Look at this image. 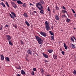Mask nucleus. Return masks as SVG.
Listing matches in <instances>:
<instances>
[{"label":"nucleus","mask_w":76,"mask_h":76,"mask_svg":"<svg viewBox=\"0 0 76 76\" xmlns=\"http://www.w3.org/2000/svg\"><path fill=\"white\" fill-rule=\"evenodd\" d=\"M36 7H37V8L39 9V10L42 11V12H44V11L43 10V7L41 6V4L39 3H37L36 4Z\"/></svg>","instance_id":"nucleus-1"},{"label":"nucleus","mask_w":76,"mask_h":76,"mask_svg":"<svg viewBox=\"0 0 76 76\" xmlns=\"http://www.w3.org/2000/svg\"><path fill=\"white\" fill-rule=\"evenodd\" d=\"M35 37L37 41H41V39L37 36H35Z\"/></svg>","instance_id":"nucleus-2"},{"label":"nucleus","mask_w":76,"mask_h":76,"mask_svg":"<svg viewBox=\"0 0 76 76\" xmlns=\"http://www.w3.org/2000/svg\"><path fill=\"white\" fill-rule=\"evenodd\" d=\"M27 52L28 54H30V55H32V52L30 49L28 50Z\"/></svg>","instance_id":"nucleus-3"},{"label":"nucleus","mask_w":76,"mask_h":76,"mask_svg":"<svg viewBox=\"0 0 76 76\" xmlns=\"http://www.w3.org/2000/svg\"><path fill=\"white\" fill-rule=\"evenodd\" d=\"M45 28H46V31H49L50 29V27L49 25H46Z\"/></svg>","instance_id":"nucleus-4"},{"label":"nucleus","mask_w":76,"mask_h":76,"mask_svg":"<svg viewBox=\"0 0 76 76\" xmlns=\"http://www.w3.org/2000/svg\"><path fill=\"white\" fill-rule=\"evenodd\" d=\"M40 34H41L42 35L44 36V37H46L47 36L46 35V34L45 32H40Z\"/></svg>","instance_id":"nucleus-5"},{"label":"nucleus","mask_w":76,"mask_h":76,"mask_svg":"<svg viewBox=\"0 0 76 76\" xmlns=\"http://www.w3.org/2000/svg\"><path fill=\"white\" fill-rule=\"evenodd\" d=\"M7 39L8 41H9L11 39V37H10V35H7Z\"/></svg>","instance_id":"nucleus-6"},{"label":"nucleus","mask_w":76,"mask_h":76,"mask_svg":"<svg viewBox=\"0 0 76 76\" xmlns=\"http://www.w3.org/2000/svg\"><path fill=\"white\" fill-rule=\"evenodd\" d=\"M55 19L57 20H59L60 19V18L57 15H56L55 16Z\"/></svg>","instance_id":"nucleus-7"},{"label":"nucleus","mask_w":76,"mask_h":76,"mask_svg":"<svg viewBox=\"0 0 76 76\" xmlns=\"http://www.w3.org/2000/svg\"><path fill=\"white\" fill-rule=\"evenodd\" d=\"M42 54L43 56H44L45 58H48V55H47V54H45L44 53H42Z\"/></svg>","instance_id":"nucleus-8"},{"label":"nucleus","mask_w":76,"mask_h":76,"mask_svg":"<svg viewBox=\"0 0 76 76\" xmlns=\"http://www.w3.org/2000/svg\"><path fill=\"white\" fill-rule=\"evenodd\" d=\"M17 2V3H18V4H23V3H22V2L20 0H18Z\"/></svg>","instance_id":"nucleus-9"},{"label":"nucleus","mask_w":76,"mask_h":76,"mask_svg":"<svg viewBox=\"0 0 76 76\" xmlns=\"http://www.w3.org/2000/svg\"><path fill=\"white\" fill-rule=\"evenodd\" d=\"M11 13L12 15H13V16H14L15 18H16V14H15V13H14L13 12H11Z\"/></svg>","instance_id":"nucleus-10"},{"label":"nucleus","mask_w":76,"mask_h":76,"mask_svg":"<svg viewBox=\"0 0 76 76\" xmlns=\"http://www.w3.org/2000/svg\"><path fill=\"white\" fill-rule=\"evenodd\" d=\"M64 47L65 48V50H67V46H66V43H64Z\"/></svg>","instance_id":"nucleus-11"},{"label":"nucleus","mask_w":76,"mask_h":76,"mask_svg":"<svg viewBox=\"0 0 76 76\" xmlns=\"http://www.w3.org/2000/svg\"><path fill=\"white\" fill-rule=\"evenodd\" d=\"M49 32L50 35H53V36H54V33H53V32H52V31H50Z\"/></svg>","instance_id":"nucleus-12"},{"label":"nucleus","mask_w":76,"mask_h":76,"mask_svg":"<svg viewBox=\"0 0 76 76\" xmlns=\"http://www.w3.org/2000/svg\"><path fill=\"white\" fill-rule=\"evenodd\" d=\"M4 58V56H3V55H1V60H3Z\"/></svg>","instance_id":"nucleus-13"},{"label":"nucleus","mask_w":76,"mask_h":76,"mask_svg":"<svg viewBox=\"0 0 76 76\" xmlns=\"http://www.w3.org/2000/svg\"><path fill=\"white\" fill-rule=\"evenodd\" d=\"M53 57L54 59H57V56L56 55H54Z\"/></svg>","instance_id":"nucleus-14"},{"label":"nucleus","mask_w":76,"mask_h":76,"mask_svg":"<svg viewBox=\"0 0 76 76\" xmlns=\"http://www.w3.org/2000/svg\"><path fill=\"white\" fill-rule=\"evenodd\" d=\"M5 60H7L8 61H10V60H9V57H5Z\"/></svg>","instance_id":"nucleus-15"},{"label":"nucleus","mask_w":76,"mask_h":76,"mask_svg":"<svg viewBox=\"0 0 76 76\" xmlns=\"http://www.w3.org/2000/svg\"><path fill=\"white\" fill-rule=\"evenodd\" d=\"M21 74H22V75H25V72L23 70H21Z\"/></svg>","instance_id":"nucleus-16"},{"label":"nucleus","mask_w":76,"mask_h":76,"mask_svg":"<svg viewBox=\"0 0 76 76\" xmlns=\"http://www.w3.org/2000/svg\"><path fill=\"white\" fill-rule=\"evenodd\" d=\"M25 17H26V18H28V15L26 13H25L23 14Z\"/></svg>","instance_id":"nucleus-17"},{"label":"nucleus","mask_w":76,"mask_h":76,"mask_svg":"<svg viewBox=\"0 0 76 76\" xmlns=\"http://www.w3.org/2000/svg\"><path fill=\"white\" fill-rule=\"evenodd\" d=\"M25 23H26V25L28 26H29L30 25L29 24V23H28V21H26Z\"/></svg>","instance_id":"nucleus-18"},{"label":"nucleus","mask_w":76,"mask_h":76,"mask_svg":"<svg viewBox=\"0 0 76 76\" xmlns=\"http://www.w3.org/2000/svg\"><path fill=\"white\" fill-rule=\"evenodd\" d=\"M71 45H72V48H76L75 46L73 44H71Z\"/></svg>","instance_id":"nucleus-19"},{"label":"nucleus","mask_w":76,"mask_h":76,"mask_svg":"<svg viewBox=\"0 0 76 76\" xmlns=\"http://www.w3.org/2000/svg\"><path fill=\"white\" fill-rule=\"evenodd\" d=\"M9 43L10 45H11V46L13 45V44H12V42H11V41H9Z\"/></svg>","instance_id":"nucleus-20"},{"label":"nucleus","mask_w":76,"mask_h":76,"mask_svg":"<svg viewBox=\"0 0 76 76\" xmlns=\"http://www.w3.org/2000/svg\"><path fill=\"white\" fill-rule=\"evenodd\" d=\"M41 73H42V74L43 73H44V69H43V68H42L41 69Z\"/></svg>","instance_id":"nucleus-21"},{"label":"nucleus","mask_w":76,"mask_h":76,"mask_svg":"<svg viewBox=\"0 0 76 76\" xmlns=\"http://www.w3.org/2000/svg\"><path fill=\"white\" fill-rule=\"evenodd\" d=\"M67 19L66 20V21L67 22H69L70 21V19L68 18H66Z\"/></svg>","instance_id":"nucleus-22"},{"label":"nucleus","mask_w":76,"mask_h":76,"mask_svg":"<svg viewBox=\"0 0 76 76\" xmlns=\"http://www.w3.org/2000/svg\"><path fill=\"white\" fill-rule=\"evenodd\" d=\"M9 14L11 18L12 19H15V18H14V17H13V16H12L10 13Z\"/></svg>","instance_id":"nucleus-23"},{"label":"nucleus","mask_w":76,"mask_h":76,"mask_svg":"<svg viewBox=\"0 0 76 76\" xmlns=\"http://www.w3.org/2000/svg\"><path fill=\"white\" fill-rule=\"evenodd\" d=\"M11 3L12 6H13L14 5H15V4H16L14 2H11Z\"/></svg>","instance_id":"nucleus-24"},{"label":"nucleus","mask_w":76,"mask_h":76,"mask_svg":"<svg viewBox=\"0 0 76 76\" xmlns=\"http://www.w3.org/2000/svg\"><path fill=\"white\" fill-rule=\"evenodd\" d=\"M23 7H26V3H24L23 5Z\"/></svg>","instance_id":"nucleus-25"},{"label":"nucleus","mask_w":76,"mask_h":76,"mask_svg":"<svg viewBox=\"0 0 76 76\" xmlns=\"http://www.w3.org/2000/svg\"><path fill=\"white\" fill-rule=\"evenodd\" d=\"M45 25H49V23H48L47 21H46L45 22Z\"/></svg>","instance_id":"nucleus-26"},{"label":"nucleus","mask_w":76,"mask_h":76,"mask_svg":"<svg viewBox=\"0 0 76 76\" xmlns=\"http://www.w3.org/2000/svg\"><path fill=\"white\" fill-rule=\"evenodd\" d=\"M48 52L49 53H51L53 52V50H50L48 51Z\"/></svg>","instance_id":"nucleus-27"},{"label":"nucleus","mask_w":76,"mask_h":76,"mask_svg":"<svg viewBox=\"0 0 76 76\" xmlns=\"http://www.w3.org/2000/svg\"><path fill=\"white\" fill-rule=\"evenodd\" d=\"M51 38L54 41V37L53 36H51Z\"/></svg>","instance_id":"nucleus-28"},{"label":"nucleus","mask_w":76,"mask_h":76,"mask_svg":"<svg viewBox=\"0 0 76 76\" xmlns=\"http://www.w3.org/2000/svg\"><path fill=\"white\" fill-rule=\"evenodd\" d=\"M31 75L33 76H34V75H35V73H34V72L33 71H32V72H31Z\"/></svg>","instance_id":"nucleus-29"},{"label":"nucleus","mask_w":76,"mask_h":76,"mask_svg":"<svg viewBox=\"0 0 76 76\" xmlns=\"http://www.w3.org/2000/svg\"><path fill=\"white\" fill-rule=\"evenodd\" d=\"M70 40L71 41H72L73 42H74V39H73L72 37H71V38Z\"/></svg>","instance_id":"nucleus-30"},{"label":"nucleus","mask_w":76,"mask_h":76,"mask_svg":"<svg viewBox=\"0 0 76 76\" xmlns=\"http://www.w3.org/2000/svg\"><path fill=\"white\" fill-rule=\"evenodd\" d=\"M13 26H14L15 28H17V26H16V25L13 24Z\"/></svg>","instance_id":"nucleus-31"},{"label":"nucleus","mask_w":76,"mask_h":76,"mask_svg":"<svg viewBox=\"0 0 76 76\" xmlns=\"http://www.w3.org/2000/svg\"><path fill=\"white\" fill-rule=\"evenodd\" d=\"M6 4L7 5V6L9 7V4H8V3L7 2H6Z\"/></svg>","instance_id":"nucleus-32"},{"label":"nucleus","mask_w":76,"mask_h":76,"mask_svg":"<svg viewBox=\"0 0 76 76\" xmlns=\"http://www.w3.org/2000/svg\"><path fill=\"white\" fill-rule=\"evenodd\" d=\"M74 75H76V71L75 70H74L73 72Z\"/></svg>","instance_id":"nucleus-33"},{"label":"nucleus","mask_w":76,"mask_h":76,"mask_svg":"<svg viewBox=\"0 0 76 76\" xmlns=\"http://www.w3.org/2000/svg\"><path fill=\"white\" fill-rule=\"evenodd\" d=\"M2 5L4 7H5V5H4V4L3 2L2 3Z\"/></svg>","instance_id":"nucleus-34"},{"label":"nucleus","mask_w":76,"mask_h":76,"mask_svg":"<svg viewBox=\"0 0 76 76\" xmlns=\"http://www.w3.org/2000/svg\"><path fill=\"white\" fill-rule=\"evenodd\" d=\"M19 68H17L16 67V69H19L20 70V69H21V68H20V66H19Z\"/></svg>","instance_id":"nucleus-35"},{"label":"nucleus","mask_w":76,"mask_h":76,"mask_svg":"<svg viewBox=\"0 0 76 76\" xmlns=\"http://www.w3.org/2000/svg\"><path fill=\"white\" fill-rule=\"evenodd\" d=\"M38 43L39 44H42V42L40 41H38Z\"/></svg>","instance_id":"nucleus-36"},{"label":"nucleus","mask_w":76,"mask_h":76,"mask_svg":"<svg viewBox=\"0 0 76 76\" xmlns=\"http://www.w3.org/2000/svg\"><path fill=\"white\" fill-rule=\"evenodd\" d=\"M13 7H14V8H16L17 7V6H16V4H15V5H14V6H13Z\"/></svg>","instance_id":"nucleus-37"},{"label":"nucleus","mask_w":76,"mask_h":76,"mask_svg":"<svg viewBox=\"0 0 76 76\" xmlns=\"http://www.w3.org/2000/svg\"><path fill=\"white\" fill-rule=\"evenodd\" d=\"M61 53H62V54H63V55H64V51H62Z\"/></svg>","instance_id":"nucleus-38"},{"label":"nucleus","mask_w":76,"mask_h":76,"mask_svg":"<svg viewBox=\"0 0 76 76\" xmlns=\"http://www.w3.org/2000/svg\"><path fill=\"white\" fill-rule=\"evenodd\" d=\"M36 70L37 69H36L35 68H34L33 69V70H34V71H36Z\"/></svg>","instance_id":"nucleus-39"},{"label":"nucleus","mask_w":76,"mask_h":76,"mask_svg":"<svg viewBox=\"0 0 76 76\" xmlns=\"http://www.w3.org/2000/svg\"><path fill=\"white\" fill-rule=\"evenodd\" d=\"M72 12H73V13H75V11H74V10L72 9Z\"/></svg>","instance_id":"nucleus-40"},{"label":"nucleus","mask_w":76,"mask_h":76,"mask_svg":"<svg viewBox=\"0 0 76 76\" xmlns=\"http://www.w3.org/2000/svg\"><path fill=\"white\" fill-rule=\"evenodd\" d=\"M21 43L23 45V44H24V43L23 42L22 40H21Z\"/></svg>","instance_id":"nucleus-41"},{"label":"nucleus","mask_w":76,"mask_h":76,"mask_svg":"<svg viewBox=\"0 0 76 76\" xmlns=\"http://www.w3.org/2000/svg\"><path fill=\"white\" fill-rule=\"evenodd\" d=\"M40 13H41V14H44V12H42V11H40Z\"/></svg>","instance_id":"nucleus-42"},{"label":"nucleus","mask_w":76,"mask_h":76,"mask_svg":"<svg viewBox=\"0 0 76 76\" xmlns=\"http://www.w3.org/2000/svg\"><path fill=\"white\" fill-rule=\"evenodd\" d=\"M48 11H49V12H50V9H49V7H48Z\"/></svg>","instance_id":"nucleus-43"},{"label":"nucleus","mask_w":76,"mask_h":76,"mask_svg":"<svg viewBox=\"0 0 76 76\" xmlns=\"http://www.w3.org/2000/svg\"><path fill=\"white\" fill-rule=\"evenodd\" d=\"M40 2H41V3H42V4H44V1H40Z\"/></svg>","instance_id":"nucleus-44"},{"label":"nucleus","mask_w":76,"mask_h":76,"mask_svg":"<svg viewBox=\"0 0 76 76\" xmlns=\"http://www.w3.org/2000/svg\"><path fill=\"white\" fill-rule=\"evenodd\" d=\"M62 12L63 13H65V12H64V10H62Z\"/></svg>","instance_id":"nucleus-45"},{"label":"nucleus","mask_w":76,"mask_h":76,"mask_svg":"<svg viewBox=\"0 0 76 76\" xmlns=\"http://www.w3.org/2000/svg\"><path fill=\"white\" fill-rule=\"evenodd\" d=\"M44 61L46 62V63H48V61L47 60H45Z\"/></svg>","instance_id":"nucleus-46"},{"label":"nucleus","mask_w":76,"mask_h":76,"mask_svg":"<svg viewBox=\"0 0 76 76\" xmlns=\"http://www.w3.org/2000/svg\"><path fill=\"white\" fill-rule=\"evenodd\" d=\"M63 9H64V10H66V8H65V7H64L63 6Z\"/></svg>","instance_id":"nucleus-47"},{"label":"nucleus","mask_w":76,"mask_h":76,"mask_svg":"<svg viewBox=\"0 0 76 76\" xmlns=\"http://www.w3.org/2000/svg\"><path fill=\"white\" fill-rule=\"evenodd\" d=\"M56 9L57 10H58V7H57V5L56 6Z\"/></svg>","instance_id":"nucleus-48"},{"label":"nucleus","mask_w":76,"mask_h":76,"mask_svg":"<svg viewBox=\"0 0 76 76\" xmlns=\"http://www.w3.org/2000/svg\"><path fill=\"white\" fill-rule=\"evenodd\" d=\"M16 75L17 76H20V75H19V74H17Z\"/></svg>","instance_id":"nucleus-49"},{"label":"nucleus","mask_w":76,"mask_h":76,"mask_svg":"<svg viewBox=\"0 0 76 76\" xmlns=\"http://www.w3.org/2000/svg\"><path fill=\"white\" fill-rule=\"evenodd\" d=\"M72 37H73V38H74V39L75 40V41H76V38H75V37H74V36H72Z\"/></svg>","instance_id":"nucleus-50"},{"label":"nucleus","mask_w":76,"mask_h":76,"mask_svg":"<svg viewBox=\"0 0 76 76\" xmlns=\"http://www.w3.org/2000/svg\"><path fill=\"white\" fill-rule=\"evenodd\" d=\"M65 16V15H62V18H64V16Z\"/></svg>","instance_id":"nucleus-51"},{"label":"nucleus","mask_w":76,"mask_h":76,"mask_svg":"<svg viewBox=\"0 0 76 76\" xmlns=\"http://www.w3.org/2000/svg\"><path fill=\"white\" fill-rule=\"evenodd\" d=\"M2 28H3V26H1V27L0 28V29L1 30L2 29Z\"/></svg>","instance_id":"nucleus-52"},{"label":"nucleus","mask_w":76,"mask_h":76,"mask_svg":"<svg viewBox=\"0 0 76 76\" xmlns=\"http://www.w3.org/2000/svg\"><path fill=\"white\" fill-rule=\"evenodd\" d=\"M8 25H6V26H5V28H6V27H8Z\"/></svg>","instance_id":"nucleus-53"},{"label":"nucleus","mask_w":76,"mask_h":76,"mask_svg":"<svg viewBox=\"0 0 76 76\" xmlns=\"http://www.w3.org/2000/svg\"><path fill=\"white\" fill-rule=\"evenodd\" d=\"M74 16L75 17V18H76V14H74Z\"/></svg>","instance_id":"nucleus-54"},{"label":"nucleus","mask_w":76,"mask_h":76,"mask_svg":"<svg viewBox=\"0 0 76 76\" xmlns=\"http://www.w3.org/2000/svg\"><path fill=\"white\" fill-rule=\"evenodd\" d=\"M64 12L65 13H67V11H66V10H64Z\"/></svg>","instance_id":"nucleus-55"},{"label":"nucleus","mask_w":76,"mask_h":76,"mask_svg":"<svg viewBox=\"0 0 76 76\" xmlns=\"http://www.w3.org/2000/svg\"><path fill=\"white\" fill-rule=\"evenodd\" d=\"M34 13H37V11H34Z\"/></svg>","instance_id":"nucleus-56"},{"label":"nucleus","mask_w":76,"mask_h":76,"mask_svg":"<svg viewBox=\"0 0 76 76\" xmlns=\"http://www.w3.org/2000/svg\"><path fill=\"white\" fill-rule=\"evenodd\" d=\"M65 15V16H64V18H67V17L66 16V15Z\"/></svg>","instance_id":"nucleus-57"},{"label":"nucleus","mask_w":76,"mask_h":76,"mask_svg":"<svg viewBox=\"0 0 76 76\" xmlns=\"http://www.w3.org/2000/svg\"><path fill=\"white\" fill-rule=\"evenodd\" d=\"M30 6H32V4L30 3Z\"/></svg>","instance_id":"nucleus-58"},{"label":"nucleus","mask_w":76,"mask_h":76,"mask_svg":"<svg viewBox=\"0 0 76 76\" xmlns=\"http://www.w3.org/2000/svg\"><path fill=\"white\" fill-rule=\"evenodd\" d=\"M31 15H34V13H33V12L31 14Z\"/></svg>","instance_id":"nucleus-59"},{"label":"nucleus","mask_w":76,"mask_h":76,"mask_svg":"<svg viewBox=\"0 0 76 76\" xmlns=\"http://www.w3.org/2000/svg\"><path fill=\"white\" fill-rule=\"evenodd\" d=\"M67 14V15L68 17H69V15L67 13H66Z\"/></svg>","instance_id":"nucleus-60"},{"label":"nucleus","mask_w":76,"mask_h":76,"mask_svg":"<svg viewBox=\"0 0 76 76\" xmlns=\"http://www.w3.org/2000/svg\"><path fill=\"white\" fill-rule=\"evenodd\" d=\"M33 55H34V54H35V53H33Z\"/></svg>","instance_id":"nucleus-61"},{"label":"nucleus","mask_w":76,"mask_h":76,"mask_svg":"<svg viewBox=\"0 0 76 76\" xmlns=\"http://www.w3.org/2000/svg\"><path fill=\"white\" fill-rule=\"evenodd\" d=\"M74 28V29H76V28Z\"/></svg>","instance_id":"nucleus-62"},{"label":"nucleus","mask_w":76,"mask_h":76,"mask_svg":"<svg viewBox=\"0 0 76 76\" xmlns=\"http://www.w3.org/2000/svg\"><path fill=\"white\" fill-rule=\"evenodd\" d=\"M53 12H54V10L53 11Z\"/></svg>","instance_id":"nucleus-63"},{"label":"nucleus","mask_w":76,"mask_h":76,"mask_svg":"<svg viewBox=\"0 0 76 76\" xmlns=\"http://www.w3.org/2000/svg\"><path fill=\"white\" fill-rule=\"evenodd\" d=\"M61 31H63V30H61Z\"/></svg>","instance_id":"nucleus-64"}]
</instances>
